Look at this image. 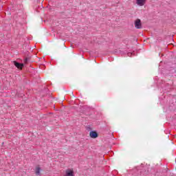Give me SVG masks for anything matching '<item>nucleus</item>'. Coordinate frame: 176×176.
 Wrapping results in <instances>:
<instances>
[{"instance_id":"f257e3e1","label":"nucleus","mask_w":176,"mask_h":176,"mask_svg":"<svg viewBox=\"0 0 176 176\" xmlns=\"http://www.w3.org/2000/svg\"><path fill=\"white\" fill-rule=\"evenodd\" d=\"M135 27L137 30H141L142 28V24L141 23V19H138L135 21Z\"/></svg>"},{"instance_id":"f03ea898","label":"nucleus","mask_w":176,"mask_h":176,"mask_svg":"<svg viewBox=\"0 0 176 176\" xmlns=\"http://www.w3.org/2000/svg\"><path fill=\"white\" fill-rule=\"evenodd\" d=\"M13 64L16 67V68H18V69H23V67H24L23 63H20L16 60L13 61Z\"/></svg>"},{"instance_id":"7ed1b4c3","label":"nucleus","mask_w":176,"mask_h":176,"mask_svg":"<svg viewBox=\"0 0 176 176\" xmlns=\"http://www.w3.org/2000/svg\"><path fill=\"white\" fill-rule=\"evenodd\" d=\"M89 137H91V138H97L98 137V133L94 131H91L89 133Z\"/></svg>"},{"instance_id":"20e7f679","label":"nucleus","mask_w":176,"mask_h":176,"mask_svg":"<svg viewBox=\"0 0 176 176\" xmlns=\"http://www.w3.org/2000/svg\"><path fill=\"white\" fill-rule=\"evenodd\" d=\"M65 176H74V170L72 169L66 170V174Z\"/></svg>"},{"instance_id":"39448f33","label":"nucleus","mask_w":176,"mask_h":176,"mask_svg":"<svg viewBox=\"0 0 176 176\" xmlns=\"http://www.w3.org/2000/svg\"><path fill=\"white\" fill-rule=\"evenodd\" d=\"M136 3L139 5V6H144V5H145V0H137Z\"/></svg>"},{"instance_id":"423d86ee","label":"nucleus","mask_w":176,"mask_h":176,"mask_svg":"<svg viewBox=\"0 0 176 176\" xmlns=\"http://www.w3.org/2000/svg\"><path fill=\"white\" fill-rule=\"evenodd\" d=\"M36 175H41V168L37 166L35 170Z\"/></svg>"},{"instance_id":"0eeeda50","label":"nucleus","mask_w":176,"mask_h":176,"mask_svg":"<svg viewBox=\"0 0 176 176\" xmlns=\"http://www.w3.org/2000/svg\"><path fill=\"white\" fill-rule=\"evenodd\" d=\"M28 60H30V58H25L24 59V63H25V64H27V63H28Z\"/></svg>"},{"instance_id":"6e6552de","label":"nucleus","mask_w":176,"mask_h":176,"mask_svg":"<svg viewBox=\"0 0 176 176\" xmlns=\"http://www.w3.org/2000/svg\"><path fill=\"white\" fill-rule=\"evenodd\" d=\"M127 54H128L129 57H131V55H132L133 54H131V52H129Z\"/></svg>"}]
</instances>
